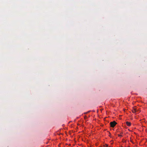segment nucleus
Segmentation results:
<instances>
[{"label": "nucleus", "mask_w": 147, "mask_h": 147, "mask_svg": "<svg viewBox=\"0 0 147 147\" xmlns=\"http://www.w3.org/2000/svg\"><path fill=\"white\" fill-rule=\"evenodd\" d=\"M117 123L114 121L111 122L110 123L111 126L112 127H113L116 125Z\"/></svg>", "instance_id": "1"}, {"label": "nucleus", "mask_w": 147, "mask_h": 147, "mask_svg": "<svg viewBox=\"0 0 147 147\" xmlns=\"http://www.w3.org/2000/svg\"><path fill=\"white\" fill-rule=\"evenodd\" d=\"M138 110H137L136 108H133L132 111L133 113H136L137 112H138Z\"/></svg>", "instance_id": "2"}, {"label": "nucleus", "mask_w": 147, "mask_h": 147, "mask_svg": "<svg viewBox=\"0 0 147 147\" xmlns=\"http://www.w3.org/2000/svg\"><path fill=\"white\" fill-rule=\"evenodd\" d=\"M126 123L127 125L128 126H131V123L130 122H129L128 121H127L126 122Z\"/></svg>", "instance_id": "3"}, {"label": "nucleus", "mask_w": 147, "mask_h": 147, "mask_svg": "<svg viewBox=\"0 0 147 147\" xmlns=\"http://www.w3.org/2000/svg\"><path fill=\"white\" fill-rule=\"evenodd\" d=\"M108 146V145L107 144H105V145H103L104 147H107Z\"/></svg>", "instance_id": "4"}, {"label": "nucleus", "mask_w": 147, "mask_h": 147, "mask_svg": "<svg viewBox=\"0 0 147 147\" xmlns=\"http://www.w3.org/2000/svg\"><path fill=\"white\" fill-rule=\"evenodd\" d=\"M118 136H121V135H118Z\"/></svg>", "instance_id": "5"}]
</instances>
